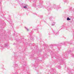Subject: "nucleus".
Returning a JSON list of instances; mask_svg holds the SVG:
<instances>
[{"label": "nucleus", "instance_id": "9b49d317", "mask_svg": "<svg viewBox=\"0 0 74 74\" xmlns=\"http://www.w3.org/2000/svg\"><path fill=\"white\" fill-rule=\"evenodd\" d=\"M55 25L54 24V25H53V24H52V26H53V25Z\"/></svg>", "mask_w": 74, "mask_h": 74}, {"label": "nucleus", "instance_id": "f03ea898", "mask_svg": "<svg viewBox=\"0 0 74 74\" xmlns=\"http://www.w3.org/2000/svg\"><path fill=\"white\" fill-rule=\"evenodd\" d=\"M8 46V43H6V44H5V46L6 47H7Z\"/></svg>", "mask_w": 74, "mask_h": 74}, {"label": "nucleus", "instance_id": "423d86ee", "mask_svg": "<svg viewBox=\"0 0 74 74\" xmlns=\"http://www.w3.org/2000/svg\"><path fill=\"white\" fill-rule=\"evenodd\" d=\"M25 27V29H26L27 31H29V29H28L27 28H26V27Z\"/></svg>", "mask_w": 74, "mask_h": 74}, {"label": "nucleus", "instance_id": "f257e3e1", "mask_svg": "<svg viewBox=\"0 0 74 74\" xmlns=\"http://www.w3.org/2000/svg\"><path fill=\"white\" fill-rule=\"evenodd\" d=\"M47 10L48 11H49V10H51V7H47Z\"/></svg>", "mask_w": 74, "mask_h": 74}, {"label": "nucleus", "instance_id": "9d476101", "mask_svg": "<svg viewBox=\"0 0 74 74\" xmlns=\"http://www.w3.org/2000/svg\"><path fill=\"white\" fill-rule=\"evenodd\" d=\"M47 4H50V3H48Z\"/></svg>", "mask_w": 74, "mask_h": 74}, {"label": "nucleus", "instance_id": "6e6552de", "mask_svg": "<svg viewBox=\"0 0 74 74\" xmlns=\"http://www.w3.org/2000/svg\"><path fill=\"white\" fill-rule=\"evenodd\" d=\"M43 17V16H40V17H41H41H42V18Z\"/></svg>", "mask_w": 74, "mask_h": 74}, {"label": "nucleus", "instance_id": "7ed1b4c3", "mask_svg": "<svg viewBox=\"0 0 74 74\" xmlns=\"http://www.w3.org/2000/svg\"><path fill=\"white\" fill-rule=\"evenodd\" d=\"M70 20H71V19L69 18V17H68L67 18V21H70Z\"/></svg>", "mask_w": 74, "mask_h": 74}, {"label": "nucleus", "instance_id": "f8f14e48", "mask_svg": "<svg viewBox=\"0 0 74 74\" xmlns=\"http://www.w3.org/2000/svg\"><path fill=\"white\" fill-rule=\"evenodd\" d=\"M0 1H1V0H0Z\"/></svg>", "mask_w": 74, "mask_h": 74}, {"label": "nucleus", "instance_id": "1a4fd4ad", "mask_svg": "<svg viewBox=\"0 0 74 74\" xmlns=\"http://www.w3.org/2000/svg\"><path fill=\"white\" fill-rule=\"evenodd\" d=\"M31 39L32 40H33V38L32 39V38H31Z\"/></svg>", "mask_w": 74, "mask_h": 74}, {"label": "nucleus", "instance_id": "20e7f679", "mask_svg": "<svg viewBox=\"0 0 74 74\" xmlns=\"http://www.w3.org/2000/svg\"><path fill=\"white\" fill-rule=\"evenodd\" d=\"M52 17H49V19L50 21H51V19H52Z\"/></svg>", "mask_w": 74, "mask_h": 74}, {"label": "nucleus", "instance_id": "0eeeda50", "mask_svg": "<svg viewBox=\"0 0 74 74\" xmlns=\"http://www.w3.org/2000/svg\"><path fill=\"white\" fill-rule=\"evenodd\" d=\"M23 8H27V7H26V6H25L23 7Z\"/></svg>", "mask_w": 74, "mask_h": 74}, {"label": "nucleus", "instance_id": "39448f33", "mask_svg": "<svg viewBox=\"0 0 74 74\" xmlns=\"http://www.w3.org/2000/svg\"><path fill=\"white\" fill-rule=\"evenodd\" d=\"M38 7L39 8H41V5H38Z\"/></svg>", "mask_w": 74, "mask_h": 74}]
</instances>
